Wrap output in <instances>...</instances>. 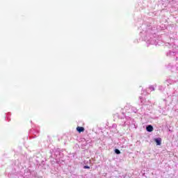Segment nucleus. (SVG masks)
<instances>
[{"label": "nucleus", "instance_id": "1", "mask_svg": "<svg viewBox=\"0 0 178 178\" xmlns=\"http://www.w3.org/2000/svg\"><path fill=\"white\" fill-rule=\"evenodd\" d=\"M85 129L83 127H76V131H78V133H83Z\"/></svg>", "mask_w": 178, "mask_h": 178}, {"label": "nucleus", "instance_id": "2", "mask_svg": "<svg viewBox=\"0 0 178 178\" xmlns=\"http://www.w3.org/2000/svg\"><path fill=\"white\" fill-rule=\"evenodd\" d=\"M146 130L147 131H149V133H151V131H154V127H152V125H148L146 127Z\"/></svg>", "mask_w": 178, "mask_h": 178}, {"label": "nucleus", "instance_id": "3", "mask_svg": "<svg viewBox=\"0 0 178 178\" xmlns=\"http://www.w3.org/2000/svg\"><path fill=\"white\" fill-rule=\"evenodd\" d=\"M154 141H155V143H156L157 145H161V138H159V139L156 138V139H154Z\"/></svg>", "mask_w": 178, "mask_h": 178}, {"label": "nucleus", "instance_id": "4", "mask_svg": "<svg viewBox=\"0 0 178 178\" xmlns=\"http://www.w3.org/2000/svg\"><path fill=\"white\" fill-rule=\"evenodd\" d=\"M115 154H117L118 155H119V154H120V150L118 149H115Z\"/></svg>", "mask_w": 178, "mask_h": 178}, {"label": "nucleus", "instance_id": "5", "mask_svg": "<svg viewBox=\"0 0 178 178\" xmlns=\"http://www.w3.org/2000/svg\"><path fill=\"white\" fill-rule=\"evenodd\" d=\"M83 168L84 169H90V167L88 165H85Z\"/></svg>", "mask_w": 178, "mask_h": 178}]
</instances>
